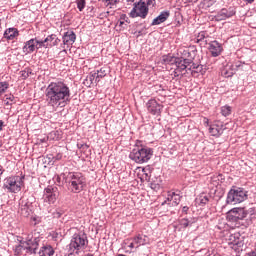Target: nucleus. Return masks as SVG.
Listing matches in <instances>:
<instances>
[{
	"instance_id": "obj_1",
	"label": "nucleus",
	"mask_w": 256,
	"mask_h": 256,
	"mask_svg": "<svg viewBox=\"0 0 256 256\" xmlns=\"http://www.w3.org/2000/svg\"><path fill=\"white\" fill-rule=\"evenodd\" d=\"M46 103L49 107H60L71 101V89L63 81L51 82L45 89Z\"/></svg>"
},
{
	"instance_id": "obj_2",
	"label": "nucleus",
	"mask_w": 256,
	"mask_h": 256,
	"mask_svg": "<svg viewBox=\"0 0 256 256\" xmlns=\"http://www.w3.org/2000/svg\"><path fill=\"white\" fill-rule=\"evenodd\" d=\"M61 177H63V181L70 193H81L87 187V180L81 172L62 173Z\"/></svg>"
},
{
	"instance_id": "obj_3",
	"label": "nucleus",
	"mask_w": 256,
	"mask_h": 256,
	"mask_svg": "<svg viewBox=\"0 0 256 256\" xmlns=\"http://www.w3.org/2000/svg\"><path fill=\"white\" fill-rule=\"evenodd\" d=\"M153 157V149L149 147L134 148L130 154L129 159L135 163H147Z\"/></svg>"
},
{
	"instance_id": "obj_4",
	"label": "nucleus",
	"mask_w": 256,
	"mask_h": 256,
	"mask_svg": "<svg viewBox=\"0 0 256 256\" xmlns=\"http://www.w3.org/2000/svg\"><path fill=\"white\" fill-rule=\"evenodd\" d=\"M247 199V191L244 188L232 187L229 190L226 198L227 205H237V203H243Z\"/></svg>"
},
{
	"instance_id": "obj_5",
	"label": "nucleus",
	"mask_w": 256,
	"mask_h": 256,
	"mask_svg": "<svg viewBox=\"0 0 256 256\" xmlns=\"http://www.w3.org/2000/svg\"><path fill=\"white\" fill-rule=\"evenodd\" d=\"M25 176H10L6 178L3 188L7 189L8 193H19L22 185H24Z\"/></svg>"
},
{
	"instance_id": "obj_6",
	"label": "nucleus",
	"mask_w": 256,
	"mask_h": 256,
	"mask_svg": "<svg viewBox=\"0 0 256 256\" xmlns=\"http://www.w3.org/2000/svg\"><path fill=\"white\" fill-rule=\"evenodd\" d=\"M41 242V238L39 237V233L29 234L24 241V251L28 255H37V249H39V243Z\"/></svg>"
},
{
	"instance_id": "obj_7",
	"label": "nucleus",
	"mask_w": 256,
	"mask_h": 256,
	"mask_svg": "<svg viewBox=\"0 0 256 256\" xmlns=\"http://www.w3.org/2000/svg\"><path fill=\"white\" fill-rule=\"evenodd\" d=\"M147 15H149V7L145 5L143 0H139L138 2L134 3V7L129 13V17L132 19L137 17H140L141 19H147Z\"/></svg>"
},
{
	"instance_id": "obj_8",
	"label": "nucleus",
	"mask_w": 256,
	"mask_h": 256,
	"mask_svg": "<svg viewBox=\"0 0 256 256\" xmlns=\"http://www.w3.org/2000/svg\"><path fill=\"white\" fill-rule=\"evenodd\" d=\"M59 188L57 186L49 185L47 188L44 189L43 199L45 203H49V205H53L57 199H59Z\"/></svg>"
},
{
	"instance_id": "obj_9",
	"label": "nucleus",
	"mask_w": 256,
	"mask_h": 256,
	"mask_svg": "<svg viewBox=\"0 0 256 256\" xmlns=\"http://www.w3.org/2000/svg\"><path fill=\"white\" fill-rule=\"evenodd\" d=\"M247 217V208H233L227 213V219L232 222L242 221Z\"/></svg>"
},
{
	"instance_id": "obj_10",
	"label": "nucleus",
	"mask_w": 256,
	"mask_h": 256,
	"mask_svg": "<svg viewBox=\"0 0 256 256\" xmlns=\"http://www.w3.org/2000/svg\"><path fill=\"white\" fill-rule=\"evenodd\" d=\"M235 9L233 8H222L215 16V21H225L226 19H231L235 15Z\"/></svg>"
},
{
	"instance_id": "obj_11",
	"label": "nucleus",
	"mask_w": 256,
	"mask_h": 256,
	"mask_svg": "<svg viewBox=\"0 0 256 256\" xmlns=\"http://www.w3.org/2000/svg\"><path fill=\"white\" fill-rule=\"evenodd\" d=\"M208 50L211 53V57H219L223 53V44L219 41H211L208 43Z\"/></svg>"
},
{
	"instance_id": "obj_12",
	"label": "nucleus",
	"mask_w": 256,
	"mask_h": 256,
	"mask_svg": "<svg viewBox=\"0 0 256 256\" xmlns=\"http://www.w3.org/2000/svg\"><path fill=\"white\" fill-rule=\"evenodd\" d=\"M147 110L151 115H161V109L163 106L157 102L155 99H151L146 103Z\"/></svg>"
},
{
	"instance_id": "obj_13",
	"label": "nucleus",
	"mask_w": 256,
	"mask_h": 256,
	"mask_svg": "<svg viewBox=\"0 0 256 256\" xmlns=\"http://www.w3.org/2000/svg\"><path fill=\"white\" fill-rule=\"evenodd\" d=\"M171 17V12L169 10L162 11L156 18L153 19L151 26L161 25V23H165L167 19Z\"/></svg>"
},
{
	"instance_id": "obj_14",
	"label": "nucleus",
	"mask_w": 256,
	"mask_h": 256,
	"mask_svg": "<svg viewBox=\"0 0 256 256\" xmlns=\"http://www.w3.org/2000/svg\"><path fill=\"white\" fill-rule=\"evenodd\" d=\"M177 71H185L186 69H189V65H191V59H185L184 57H178L176 59L175 64Z\"/></svg>"
},
{
	"instance_id": "obj_15",
	"label": "nucleus",
	"mask_w": 256,
	"mask_h": 256,
	"mask_svg": "<svg viewBox=\"0 0 256 256\" xmlns=\"http://www.w3.org/2000/svg\"><path fill=\"white\" fill-rule=\"evenodd\" d=\"M62 41L64 45H73L77 41V35L73 30H69L63 34Z\"/></svg>"
},
{
	"instance_id": "obj_16",
	"label": "nucleus",
	"mask_w": 256,
	"mask_h": 256,
	"mask_svg": "<svg viewBox=\"0 0 256 256\" xmlns=\"http://www.w3.org/2000/svg\"><path fill=\"white\" fill-rule=\"evenodd\" d=\"M223 131H225L223 124H213L209 127V133L212 137H221V135H223Z\"/></svg>"
},
{
	"instance_id": "obj_17",
	"label": "nucleus",
	"mask_w": 256,
	"mask_h": 256,
	"mask_svg": "<svg viewBox=\"0 0 256 256\" xmlns=\"http://www.w3.org/2000/svg\"><path fill=\"white\" fill-rule=\"evenodd\" d=\"M35 49H37L35 38H32L25 42V45L23 46L22 51L23 53H25V55H29L31 53H34Z\"/></svg>"
},
{
	"instance_id": "obj_18",
	"label": "nucleus",
	"mask_w": 256,
	"mask_h": 256,
	"mask_svg": "<svg viewBox=\"0 0 256 256\" xmlns=\"http://www.w3.org/2000/svg\"><path fill=\"white\" fill-rule=\"evenodd\" d=\"M132 241H134L136 249H139L141 245H147L149 243V237L144 234H138L134 238H132Z\"/></svg>"
},
{
	"instance_id": "obj_19",
	"label": "nucleus",
	"mask_w": 256,
	"mask_h": 256,
	"mask_svg": "<svg viewBox=\"0 0 256 256\" xmlns=\"http://www.w3.org/2000/svg\"><path fill=\"white\" fill-rule=\"evenodd\" d=\"M229 245H233L234 247H243V238L241 237V234L235 233L230 235Z\"/></svg>"
},
{
	"instance_id": "obj_20",
	"label": "nucleus",
	"mask_w": 256,
	"mask_h": 256,
	"mask_svg": "<svg viewBox=\"0 0 256 256\" xmlns=\"http://www.w3.org/2000/svg\"><path fill=\"white\" fill-rule=\"evenodd\" d=\"M106 76L107 70H105V68H100L90 76V81H93L95 79V82L99 83V81H101V79Z\"/></svg>"
},
{
	"instance_id": "obj_21",
	"label": "nucleus",
	"mask_w": 256,
	"mask_h": 256,
	"mask_svg": "<svg viewBox=\"0 0 256 256\" xmlns=\"http://www.w3.org/2000/svg\"><path fill=\"white\" fill-rule=\"evenodd\" d=\"M15 37H19V30L17 28H8L4 32V38L8 41H13Z\"/></svg>"
},
{
	"instance_id": "obj_22",
	"label": "nucleus",
	"mask_w": 256,
	"mask_h": 256,
	"mask_svg": "<svg viewBox=\"0 0 256 256\" xmlns=\"http://www.w3.org/2000/svg\"><path fill=\"white\" fill-rule=\"evenodd\" d=\"M39 256H53L55 255V249L51 245L42 246L38 252Z\"/></svg>"
},
{
	"instance_id": "obj_23",
	"label": "nucleus",
	"mask_w": 256,
	"mask_h": 256,
	"mask_svg": "<svg viewBox=\"0 0 256 256\" xmlns=\"http://www.w3.org/2000/svg\"><path fill=\"white\" fill-rule=\"evenodd\" d=\"M45 41H47V43H49V48L57 47V45H59L61 43V39H59L57 37V35H55V34L48 35L45 38Z\"/></svg>"
},
{
	"instance_id": "obj_24",
	"label": "nucleus",
	"mask_w": 256,
	"mask_h": 256,
	"mask_svg": "<svg viewBox=\"0 0 256 256\" xmlns=\"http://www.w3.org/2000/svg\"><path fill=\"white\" fill-rule=\"evenodd\" d=\"M33 201H35V197H33V196L25 197L24 196L20 200V207H28V208L32 209Z\"/></svg>"
},
{
	"instance_id": "obj_25",
	"label": "nucleus",
	"mask_w": 256,
	"mask_h": 256,
	"mask_svg": "<svg viewBox=\"0 0 256 256\" xmlns=\"http://www.w3.org/2000/svg\"><path fill=\"white\" fill-rule=\"evenodd\" d=\"M178 57L172 56L170 54L162 56V61L165 65H175Z\"/></svg>"
},
{
	"instance_id": "obj_26",
	"label": "nucleus",
	"mask_w": 256,
	"mask_h": 256,
	"mask_svg": "<svg viewBox=\"0 0 256 256\" xmlns=\"http://www.w3.org/2000/svg\"><path fill=\"white\" fill-rule=\"evenodd\" d=\"M34 39H35L37 50L42 49V47L44 49H49V43H47V41H45V39L44 40H38L37 38H34Z\"/></svg>"
},
{
	"instance_id": "obj_27",
	"label": "nucleus",
	"mask_w": 256,
	"mask_h": 256,
	"mask_svg": "<svg viewBox=\"0 0 256 256\" xmlns=\"http://www.w3.org/2000/svg\"><path fill=\"white\" fill-rule=\"evenodd\" d=\"M181 197V191L176 190L175 192H172V199L174 205H179V203H181Z\"/></svg>"
},
{
	"instance_id": "obj_28",
	"label": "nucleus",
	"mask_w": 256,
	"mask_h": 256,
	"mask_svg": "<svg viewBox=\"0 0 256 256\" xmlns=\"http://www.w3.org/2000/svg\"><path fill=\"white\" fill-rule=\"evenodd\" d=\"M29 75H33V70L31 68H25L24 70L20 71L21 79H29Z\"/></svg>"
},
{
	"instance_id": "obj_29",
	"label": "nucleus",
	"mask_w": 256,
	"mask_h": 256,
	"mask_svg": "<svg viewBox=\"0 0 256 256\" xmlns=\"http://www.w3.org/2000/svg\"><path fill=\"white\" fill-rule=\"evenodd\" d=\"M201 69H203V66L195 64L193 61L192 63L188 66V70L192 71V73H199L201 72Z\"/></svg>"
},
{
	"instance_id": "obj_30",
	"label": "nucleus",
	"mask_w": 256,
	"mask_h": 256,
	"mask_svg": "<svg viewBox=\"0 0 256 256\" xmlns=\"http://www.w3.org/2000/svg\"><path fill=\"white\" fill-rule=\"evenodd\" d=\"M196 201L200 207H205L209 203V196H199Z\"/></svg>"
},
{
	"instance_id": "obj_31",
	"label": "nucleus",
	"mask_w": 256,
	"mask_h": 256,
	"mask_svg": "<svg viewBox=\"0 0 256 256\" xmlns=\"http://www.w3.org/2000/svg\"><path fill=\"white\" fill-rule=\"evenodd\" d=\"M20 213L22 217H28L31 215V208L20 206Z\"/></svg>"
},
{
	"instance_id": "obj_32",
	"label": "nucleus",
	"mask_w": 256,
	"mask_h": 256,
	"mask_svg": "<svg viewBox=\"0 0 256 256\" xmlns=\"http://www.w3.org/2000/svg\"><path fill=\"white\" fill-rule=\"evenodd\" d=\"M206 37H207V32L205 31L199 32L196 37V43H201L202 41H205Z\"/></svg>"
},
{
	"instance_id": "obj_33",
	"label": "nucleus",
	"mask_w": 256,
	"mask_h": 256,
	"mask_svg": "<svg viewBox=\"0 0 256 256\" xmlns=\"http://www.w3.org/2000/svg\"><path fill=\"white\" fill-rule=\"evenodd\" d=\"M221 113H222L223 117H229V115H231L230 106H222L221 107Z\"/></svg>"
},
{
	"instance_id": "obj_34",
	"label": "nucleus",
	"mask_w": 256,
	"mask_h": 256,
	"mask_svg": "<svg viewBox=\"0 0 256 256\" xmlns=\"http://www.w3.org/2000/svg\"><path fill=\"white\" fill-rule=\"evenodd\" d=\"M77 9L79 11H83L85 9V5H87L86 0H76Z\"/></svg>"
},
{
	"instance_id": "obj_35",
	"label": "nucleus",
	"mask_w": 256,
	"mask_h": 256,
	"mask_svg": "<svg viewBox=\"0 0 256 256\" xmlns=\"http://www.w3.org/2000/svg\"><path fill=\"white\" fill-rule=\"evenodd\" d=\"M182 55H183V57H186L184 59H191V63H193V61L195 59V55H193V53L189 52V50H184Z\"/></svg>"
},
{
	"instance_id": "obj_36",
	"label": "nucleus",
	"mask_w": 256,
	"mask_h": 256,
	"mask_svg": "<svg viewBox=\"0 0 256 256\" xmlns=\"http://www.w3.org/2000/svg\"><path fill=\"white\" fill-rule=\"evenodd\" d=\"M7 89H9V83L0 82V95H3V93H5V91H7Z\"/></svg>"
},
{
	"instance_id": "obj_37",
	"label": "nucleus",
	"mask_w": 256,
	"mask_h": 256,
	"mask_svg": "<svg viewBox=\"0 0 256 256\" xmlns=\"http://www.w3.org/2000/svg\"><path fill=\"white\" fill-rule=\"evenodd\" d=\"M222 75L223 77L229 78V77H233L234 73H233V70H227V68H224L222 70Z\"/></svg>"
},
{
	"instance_id": "obj_38",
	"label": "nucleus",
	"mask_w": 256,
	"mask_h": 256,
	"mask_svg": "<svg viewBox=\"0 0 256 256\" xmlns=\"http://www.w3.org/2000/svg\"><path fill=\"white\" fill-rule=\"evenodd\" d=\"M21 251H25V242H21L20 245L15 247V253H21Z\"/></svg>"
},
{
	"instance_id": "obj_39",
	"label": "nucleus",
	"mask_w": 256,
	"mask_h": 256,
	"mask_svg": "<svg viewBox=\"0 0 256 256\" xmlns=\"http://www.w3.org/2000/svg\"><path fill=\"white\" fill-rule=\"evenodd\" d=\"M191 222L189 221V219H187V218H184V219H181L180 220V225L182 226V227H184V229H187V227H189V224H190Z\"/></svg>"
},
{
	"instance_id": "obj_40",
	"label": "nucleus",
	"mask_w": 256,
	"mask_h": 256,
	"mask_svg": "<svg viewBox=\"0 0 256 256\" xmlns=\"http://www.w3.org/2000/svg\"><path fill=\"white\" fill-rule=\"evenodd\" d=\"M49 159H52L53 163H55V161H61L63 159V154L58 153L55 156L49 157Z\"/></svg>"
},
{
	"instance_id": "obj_41",
	"label": "nucleus",
	"mask_w": 256,
	"mask_h": 256,
	"mask_svg": "<svg viewBox=\"0 0 256 256\" xmlns=\"http://www.w3.org/2000/svg\"><path fill=\"white\" fill-rule=\"evenodd\" d=\"M143 3H145L146 7H149V5H152V7H155L156 1L155 0H142Z\"/></svg>"
},
{
	"instance_id": "obj_42",
	"label": "nucleus",
	"mask_w": 256,
	"mask_h": 256,
	"mask_svg": "<svg viewBox=\"0 0 256 256\" xmlns=\"http://www.w3.org/2000/svg\"><path fill=\"white\" fill-rule=\"evenodd\" d=\"M250 215V217H253V215H255V207L252 208H246V216Z\"/></svg>"
},
{
	"instance_id": "obj_43",
	"label": "nucleus",
	"mask_w": 256,
	"mask_h": 256,
	"mask_svg": "<svg viewBox=\"0 0 256 256\" xmlns=\"http://www.w3.org/2000/svg\"><path fill=\"white\" fill-rule=\"evenodd\" d=\"M107 3V7H110V9L113 8V5H117L119 3V0H112V1H109V2H106Z\"/></svg>"
},
{
	"instance_id": "obj_44",
	"label": "nucleus",
	"mask_w": 256,
	"mask_h": 256,
	"mask_svg": "<svg viewBox=\"0 0 256 256\" xmlns=\"http://www.w3.org/2000/svg\"><path fill=\"white\" fill-rule=\"evenodd\" d=\"M167 201H173V192H168L166 200L162 203V205H165Z\"/></svg>"
},
{
	"instance_id": "obj_45",
	"label": "nucleus",
	"mask_w": 256,
	"mask_h": 256,
	"mask_svg": "<svg viewBox=\"0 0 256 256\" xmlns=\"http://www.w3.org/2000/svg\"><path fill=\"white\" fill-rule=\"evenodd\" d=\"M120 21H125L126 23H129V17H127V14H122L120 16Z\"/></svg>"
},
{
	"instance_id": "obj_46",
	"label": "nucleus",
	"mask_w": 256,
	"mask_h": 256,
	"mask_svg": "<svg viewBox=\"0 0 256 256\" xmlns=\"http://www.w3.org/2000/svg\"><path fill=\"white\" fill-rule=\"evenodd\" d=\"M134 34H137V37H141V36L145 35L146 33L143 32V29H142V30H139V31H135Z\"/></svg>"
},
{
	"instance_id": "obj_47",
	"label": "nucleus",
	"mask_w": 256,
	"mask_h": 256,
	"mask_svg": "<svg viewBox=\"0 0 256 256\" xmlns=\"http://www.w3.org/2000/svg\"><path fill=\"white\" fill-rule=\"evenodd\" d=\"M6 101H10L11 103H14V101H15V96L10 95L9 97L6 98Z\"/></svg>"
},
{
	"instance_id": "obj_48",
	"label": "nucleus",
	"mask_w": 256,
	"mask_h": 256,
	"mask_svg": "<svg viewBox=\"0 0 256 256\" xmlns=\"http://www.w3.org/2000/svg\"><path fill=\"white\" fill-rule=\"evenodd\" d=\"M130 249H137V244H135V241L129 244Z\"/></svg>"
},
{
	"instance_id": "obj_49",
	"label": "nucleus",
	"mask_w": 256,
	"mask_h": 256,
	"mask_svg": "<svg viewBox=\"0 0 256 256\" xmlns=\"http://www.w3.org/2000/svg\"><path fill=\"white\" fill-rule=\"evenodd\" d=\"M61 215H63V212H62V211H57V212L54 214V217H57V219H59V217H61Z\"/></svg>"
},
{
	"instance_id": "obj_50",
	"label": "nucleus",
	"mask_w": 256,
	"mask_h": 256,
	"mask_svg": "<svg viewBox=\"0 0 256 256\" xmlns=\"http://www.w3.org/2000/svg\"><path fill=\"white\" fill-rule=\"evenodd\" d=\"M189 211V206H184L182 208V213H187Z\"/></svg>"
},
{
	"instance_id": "obj_51",
	"label": "nucleus",
	"mask_w": 256,
	"mask_h": 256,
	"mask_svg": "<svg viewBox=\"0 0 256 256\" xmlns=\"http://www.w3.org/2000/svg\"><path fill=\"white\" fill-rule=\"evenodd\" d=\"M182 73L181 71H177V68L174 70V77H179V74Z\"/></svg>"
},
{
	"instance_id": "obj_52",
	"label": "nucleus",
	"mask_w": 256,
	"mask_h": 256,
	"mask_svg": "<svg viewBox=\"0 0 256 256\" xmlns=\"http://www.w3.org/2000/svg\"><path fill=\"white\" fill-rule=\"evenodd\" d=\"M3 125H5V122H3V120H0V131H3Z\"/></svg>"
},
{
	"instance_id": "obj_53",
	"label": "nucleus",
	"mask_w": 256,
	"mask_h": 256,
	"mask_svg": "<svg viewBox=\"0 0 256 256\" xmlns=\"http://www.w3.org/2000/svg\"><path fill=\"white\" fill-rule=\"evenodd\" d=\"M5 105H13V102H10L9 100H4Z\"/></svg>"
},
{
	"instance_id": "obj_54",
	"label": "nucleus",
	"mask_w": 256,
	"mask_h": 256,
	"mask_svg": "<svg viewBox=\"0 0 256 256\" xmlns=\"http://www.w3.org/2000/svg\"><path fill=\"white\" fill-rule=\"evenodd\" d=\"M65 45H69V44H65V42H63V43L60 45V47H61V49H63V51H66V50H65Z\"/></svg>"
},
{
	"instance_id": "obj_55",
	"label": "nucleus",
	"mask_w": 256,
	"mask_h": 256,
	"mask_svg": "<svg viewBox=\"0 0 256 256\" xmlns=\"http://www.w3.org/2000/svg\"><path fill=\"white\" fill-rule=\"evenodd\" d=\"M247 256H256V252L252 251V252L248 253Z\"/></svg>"
},
{
	"instance_id": "obj_56",
	"label": "nucleus",
	"mask_w": 256,
	"mask_h": 256,
	"mask_svg": "<svg viewBox=\"0 0 256 256\" xmlns=\"http://www.w3.org/2000/svg\"><path fill=\"white\" fill-rule=\"evenodd\" d=\"M123 25H125V21L120 20V22H119V26H120V27H123Z\"/></svg>"
},
{
	"instance_id": "obj_57",
	"label": "nucleus",
	"mask_w": 256,
	"mask_h": 256,
	"mask_svg": "<svg viewBox=\"0 0 256 256\" xmlns=\"http://www.w3.org/2000/svg\"><path fill=\"white\" fill-rule=\"evenodd\" d=\"M245 1V3H254L255 2V0H244Z\"/></svg>"
},
{
	"instance_id": "obj_58",
	"label": "nucleus",
	"mask_w": 256,
	"mask_h": 256,
	"mask_svg": "<svg viewBox=\"0 0 256 256\" xmlns=\"http://www.w3.org/2000/svg\"><path fill=\"white\" fill-rule=\"evenodd\" d=\"M56 181H57V183H61V177L58 176Z\"/></svg>"
},
{
	"instance_id": "obj_59",
	"label": "nucleus",
	"mask_w": 256,
	"mask_h": 256,
	"mask_svg": "<svg viewBox=\"0 0 256 256\" xmlns=\"http://www.w3.org/2000/svg\"><path fill=\"white\" fill-rule=\"evenodd\" d=\"M128 3H134L135 0H127Z\"/></svg>"
},
{
	"instance_id": "obj_60",
	"label": "nucleus",
	"mask_w": 256,
	"mask_h": 256,
	"mask_svg": "<svg viewBox=\"0 0 256 256\" xmlns=\"http://www.w3.org/2000/svg\"><path fill=\"white\" fill-rule=\"evenodd\" d=\"M193 55H195V53H197V50H192Z\"/></svg>"
},
{
	"instance_id": "obj_61",
	"label": "nucleus",
	"mask_w": 256,
	"mask_h": 256,
	"mask_svg": "<svg viewBox=\"0 0 256 256\" xmlns=\"http://www.w3.org/2000/svg\"><path fill=\"white\" fill-rule=\"evenodd\" d=\"M40 142H41V143H45V139H41Z\"/></svg>"
},
{
	"instance_id": "obj_62",
	"label": "nucleus",
	"mask_w": 256,
	"mask_h": 256,
	"mask_svg": "<svg viewBox=\"0 0 256 256\" xmlns=\"http://www.w3.org/2000/svg\"><path fill=\"white\" fill-rule=\"evenodd\" d=\"M84 146H86L87 148L89 147L87 144H85Z\"/></svg>"
},
{
	"instance_id": "obj_63",
	"label": "nucleus",
	"mask_w": 256,
	"mask_h": 256,
	"mask_svg": "<svg viewBox=\"0 0 256 256\" xmlns=\"http://www.w3.org/2000/svg\"><path fill=\"white\" fill-rule=\"evenodd\" d=\"M106 15H109V12H106Z\"/></svg>"
}]
</instances>
